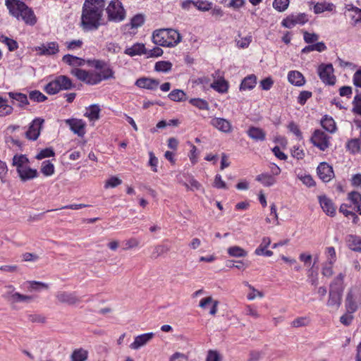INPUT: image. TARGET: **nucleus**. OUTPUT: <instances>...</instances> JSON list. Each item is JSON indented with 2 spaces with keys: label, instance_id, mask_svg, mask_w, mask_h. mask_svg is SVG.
Segmentation results:
<instances>
[{
  "label": "nucleus",
  "instance_id": "1",
  "mask_svg": "<svg viewBox=\"0 0 361 361\" xmlns=\"http://www.w3.org/2000/svg\"><path fill=\"white\" fill-rule=\"evenodd\" d=\"M105 0H85L81 16V26L84 30H95L103 23Z\"/></svg>",
  "mask_w": 361,
  "mask_h": 361
},
{
  "label": "nucleus",
  "instance_id": "2",
  "mask_svg": "<svg viewBox=\"0 0 361 361\" xmlns=\"http://www.w3.org/2000/svg\"><path fill=\"white\" fill-rule=\"evenodd\" d=\"M5 4L11 16L21 18L26 24L33 25L37 19L34 12L23 1L20 0H6Z\"/></svg>",
  "mask_w": 361,
  "mask_h": 361
},
{
  "label": "nucleus",
  "instance_id": "3",
  "mask_svg": "<svg viewBox=\"0 0 361 361\" xmlns=\"http://www.w3.org/2000/svg\"><path fill=\"white\" fill-rule=\"evenodd\" d=\"M180 39V33L173 29H159L154 31L152 34L153 42L162 47H174Z\"/></svg>",
  "mask_w": 361,
  "mask_h": 361
},
{
  "label": "nucleus",
  "instance_id": "4",
  "mask_svg": "<svg viewBox=\"0 0 361 361\" xmlns=\"http://www.w3.org/2000/svg\"><path fill=\"white\" fill-rule=\"evenodd\" d=\"M2 298L8 303L13 310L18 309V304L20 302L30 303L34 297L30 295H24L16 291L13 285H6L4 287Z\"/></svg>",
  "mask_w": 361,
  "mask_h": 361
},
{
  "label": "nucleus",
  "instance_id": "5",
  "mask_svg": "<svg viewBox=\"0 0 361 361\" xmlns=\"http://www.w3.org/2000/svg\"><path fill=\"white\" fill-rule=\"evenodd\" d=\"M106 11L111 21L120 22L126 17V11L118 0H112L107 6Z\"/></svg>",
  "mask_w": 361,
  "mask_h": 361
},
{
  "label": "nucleus",
  "instance_id": "6",
  "mask_svg": "<svg viewBox=\"0 0 361 361\" xmlns=\"http://www.w3.org/2000/svg\"><path fill=\"white\" fill-rule=\"evenodd\" d=\"M361 306V295L355 288L348 290L345 299V310L350 313H355Z\"/></svg>",
  "mask_w": 361,
  "mask_h": 361
},
{
  "label": "nucleus",
  "instance_id": "7",
  "mask_svg": "<svg viewBox=\"0 0 361 361\" xmlns=\"http://www.w3.org/2000/svg\"><path fill=\"white\" fill-rule=\"evenodd\" d=\"M71 73L75 76L78 80L88 85H93L99 83L100 78L96 75V72L94 71L90 72L75 68L71 70Z\"/></svg>",
  "mask_w": 361,
  "mask_h": 361
},
{
  "label": "nucleus",
  "instance_id": "8",
  "mask_svg": "<svg viewBox=\"0 0 361 361\" xmlns=\"http://www.w3.org/2000/svg\"><path fill=\"white\" fill-rule=\"evenodd\" d=\"M55 298L58 302L69 306H75L81 302V298L77 295L75 292L59 290L56 292Z\"/></svg>",
  "mask_w": 361,
  "mask_h": 361
},
{
  "label": "nucleus",
  "instance_id": "9",
  "mask_svg": "<svg viewBox=\"0 0 361 361\" xmlns=\"http://www.w3.org/2000/svg\"><path fill=\"white\" fill-rule=\"evenodd\" d=\"M343 293L341 288L329 289L326 305L331 311H336L341 305Z\"/></svg>",
  "mask_w": 361,
  "mask_h": 361
},
{
  "label": "nucleus",
  "instance_id": "10",
  "mask_svg": "<svg viewBox=\"0 0 361 361\" xmlns=\"http://www.w3.org/2000/svg\"><path fill=\"white\" fill-rule=\"evenodd\" d=\"M333 66L329 64H322L319 66L318 73L320 79L326 84L334 85L336 81V78L333 74Z\"/></svg>",
  "mask_w": 361,
  "mask_h": 361
},
{
  "label": "nucleus",
  "instance_id": "11",
  "mask_svg": "<svg viewBox=\"0 0 361 361\" xmlns=\"http://www.w3.org/2000/svg\"><path fill=\"white\" fill-rule=\"evenodd\" d=\"M329 137L320 130H315L312 137L311 142L320 150L324 151L329 146Z\"/></svg>",
  "mask_w": 361,
  "mask_h": 361
},
{
  "label": "nucleus",
  "instance_id": "12",
  "mask_svg": "<svg viewBox=\"0 0 361 361\" xmlns=\"http://www.w3.org/2000/svg\"><path fill=\"white\" fill-rule=\"evenodd\" d=\"M44 120L41 118H37L30 123L28 130L25 133V137L30 140H36L41 132Z\"/></svg>",
  "mask_w": 361,
  "mask_h": 361
},
{
  "label": "nucleus",
  "instance_id": "13",
  "mask_svg": "<svg viewBox=\"0 0 361 361\" xmlns=\"http://www.w3.org/2000/svg\"><path fill=\"white\" fill-rule=\"evenodd\" d=\"M308 20L305 13H300L296 16L290 15L283 20L281 24L287 28H292L297 24L303 25Z\"/></svg>",
  "mask_w": 361,
  "mask_h": 361
},
{
  "label": "nucleus",
  "instance_id": "14",
  "mask_svg": "<svg viewBox=\"0 0 361 361\" xmlns=\"http://www.w3.org/2000/svg\"><path fill=\"white\" fill-rule=\"evenodd\" d=\"M317 171L319 178L324 182L330 181L334 176L332 167L326 162L320 163Z\"/></svg>",
  "mask_w": 361,
  "mask_h": 361
},
{
  "label": "nucleus",
  "instance_id": "15",
  "mask_svg": "<svg viewBox=\"0 0 361 361\" xmlns=\"http://www.w3.org/2000/svg\"><path fill=\"white\" fill-rule=\"evenodd\" d=\"M65 122L69 126L71 130L79 137H83L85 134V123L82 120L71 118L66 119Z\"/></svg>",
  "mask_w": 361,
  "mask_h": 361
},
{
  "label": "nucleus",
  "instance_id": "16",
  "mask_svg": "<svg viewBox=\"0 0 361 361\" xmlns=\"http://www.w3.org/2000/svg\"><path fill=\"white\" fill-rule=\"evenodd\" d=\"M210 123L212 126L223 133H229L232 131L231 123L225 118H214L211 120Z\"/></svg>",
  "mask_w": 361,
  "mask_h": 361
},
{
  "label": "nucleus",
  "instance_id": "17",
  "mask_svg": "<svg viewBox=\"0 0 361 361\" xmlns=\"http://www.w3.org/2000/svg\"><path fill=\"white\" fill-rule=\"evenodd\" d=\"M153 333H147L139 335L135 338V341L130 345V348L133 350H137L145 345L154 337Z\"/></svg>",
  "mask_w": 361,
  "mask_h": 361
},
{
  "label": "nucleus",
  "instance_id": "18",
  "mask_svg": "<svg viewBox=\"0 0 361 361\" xmlns=\"http://www.w3.org/2000/svg\"><path fill=\"white\" fill-rule=\"evenodd\" d=\"M320 206L327 215L334 216L336 214V208L333 202L325 195L319 196Z\"/></svg>",
  "mask_w": 361,
  "mask_h": 361
},
{
  "label": "nucleus",
  "instance_id": "19",
  "mask_svg": "<svg viewBox=\"0 0 361 361\" xmlns=\"http://www.w3.org/2000/svg\"><path fill=\"white\" fill-rule=\"evenodd\" d=\"M159 85V81L157 79L149 78H140L135 82V85L140 88L147 90H155Z\"/></svg>",
  "mask_w": 361,
  "mask_h": 361
},
{
  "label": "nucleus",
  "instance_id": "20",
  "mask_svg": "<svg viewBox=\"0 0 361 361\" xmlns=\"http://www.w3.org/2000/svg\"><path fill=\"white\" fill-rule=\"evenodd\" d=\"M20 180L23 182L33 179L38 176L36 169H31L28 165L17 171Z\"/></svg>",
  "mask_w": 361,
  "mask_h": 361
},
{
  "label": "nucleus",
  "instance_id": "21",
  "mask_svg": "<svg viewBox=\"0 0 361 361\" xmlns=\"http://www.w3.org/2000/svg\"><path fill=\"white\" fill-rule=\"evenodd\" d=\"M288 80L290 83L298 87H301L305 83L303 75L298 71H290L288 74Z\"/></svg>",
  "mask_w": 361,
  "mask_h": 361
},
{
  "label": "nucleus",
  "instance_id": "22",
  "mask_svg": "<svg viewBox=\"0 0 361 361\" xmlns=\"http://www.w3.org/2000/svg\"><path fill=\"white\" fill-rule=\"evenodd\" d=\"M37 50L42 55H52L59 52V45L56 42H49L38 47Z\"/></svg>",
  "mask_w": 361,
  "mask_h": 361
},
{
  "label": "nucleus",
  "instance_id": "23",
  "mask_svg": "<svg viewBox=\"0 0 361 361\" xmlns=\"http://www.w3.org/2000/svg\"><path fill=\"white\" fill-rule=\"evenodd\" d=\"M247 134L255 141H264L266 139V133L260 128L251 126L247 130Z\"/></svg>",
  "mask_w": 361,
  "mask_h": 361
},
{
  "label": "nucleus",
  "instance_id": "24",
  "mask_svg": "<svg viewBox=\"0 0 361 361\" xmlns=\"http://www.w3.org/2000/svg\"><path fill=\"white\" fill-rule=\"evenodd\" d=\"M124 53L130 56L136 55L147 54V50L145 49L144 44L136 43L132 47L126 48Z\"/></svg>",
  "mask_w": 361,
  "mask_h": 361
},
{
  "label": "nucleus",
  "instance_id": "25",
  "mask_svg": "<svg viewBox=\"0 0 361 361\" xmlns=\"http://www.w3.org/2000/svg\"><path fill=\"white\" fill-rule=\"evenodd\" d=\"M346 242L350 250L361 252V237L355 235H349L347 236Z\"/></svg>",
  "mask_w": 361,
  "mask_h": 361
},
{
  "label": "nucleus",
  "instance_id": "26",
  "mask_svg": "<svg viewBox=\"0 0 361 361\" xmlns=\"http://www.w3.org/2000/svg\"><path fill=\"white\" fill-rule=\"evenodd\" d=\"M88 358V351L82 348L75 349L71 356V361H86Z\"/></svg>",
  "mask_w": 361,
  "mask_h": 361
},
{
  "label": "nucleus",
  "instance_id": "27",
  "mask_svg": "<svg viewBox=\"0 0 361 361\" xmlns=\"http://www.w3.org/2000/svg\"><path fill=\"white\" fill-rule=\"evenodd\" d=\"M62 61L73 67L82 66L85 64V60L83 59L71 54L63 56Z\"/></svg>",
  "mask_w": 361,
  "mask_h": 361
},
{
  "label": "nucleus",
  "instance_id": "28",
  "mask_svg": "<svg viewBox=\"0 0 361 361\" xmlns=\"http://www.w3.org/2000/svg\"><path fill=\"white\" fill-rule=\"evenodd\" d=\"M29 164V159L24 154H16L13 157V166H16V171L23 169Z\"/></svg>",
  "mask_w": 361,
  "mask_h": 361
},
{
  "label": "nucleus",
  "instance_id": "29",
  "mask_svg": "<svg viewBox=\"0 0 361 361\" xmlns=\"http://www.w3.org/2000/svg\"><path fill=\"white\" fill-rule=\"evenodd\" d=\"M256 83L257 77L255 75H248L243 80L240 89V90H252L255 87Z\"/></svg>",
  "mask_w": 361,
  "mask_h": 361
},
{
  "label": "nucleus",
  "instance_id": "30",
  "mask_svg": "<svg viewBox=\"0 0 361 361\" xmlns=\"http://www.w3.org/2000/svg\"><path fill=\"white\" fill-rule=\"evenodd\" d=\"M321 125L324 129L326 131L333 133L336 130V123L334 120L328 116H324L323 119L321 121Z\"/></svg>",
  "mask_w": 361,
  "mask_h": 361
},
{
  "label": "nucleus",
  "instance_id": "31",
  "mask_svg": "<svg viewBox=\"0 0 361 361\" xmlns=\"http://www.w3.org/2000/svg\"><path fill=\"white\" fill-rule=\"evenodd\" d=\"M55 79L56 80L61 90H67L73 87L71 80L66 75H59L56 77Z\"/></svg>",
  "mask_w": 361,
  "mask_h": 361
},
{
  "label": "nucleus",
  "instance_id": "32",
  "mask_svg": "<svg viewBox=\"0 0 361 361\" xmlns=\"http://www.w3.org/2000/svg\"><path fill=\"white\" fill-rule=\"evenodd\" d=\"M100 108L97 104L91 105L88 111L85 114V116L87 117L90 121H95L99 118Z\"/></svg>",
  "mask_w": 361,
  "mask_h": 361
},
{
  "label": "nucleus",
  "instance_id": "33",
  "mask_svg": "<svg viewBox=\"0 0 361 361\" xmlns=\"http://www.w3.org/2000/svg\"><path fill=\"white\" fill-rule=\"evenodd\" d=\"M256 180L262 183L264 186L269 187L276 182L274 178L268 173H261L256 177Z\"/></svg>",
  "mask_w": 361,
  "mask_h": 361
},
{
  "label": "nucleus",
  "instance_id": "34",
  "mask_svg": "<svg viewBox=\"0 0 361 361\" xmlns=\"http://www.w3.org/2000/svg\"><path fill=\"white\" fill-rule=\"evenodd\" d=\"M169 98L174 102H182L186 100V94L184 91L181 90H173L171 91L169 95Z\"/></svg>",
  "mask_w": 361,
  "mask_h": 361
},
{
  "label": "nucleus",
  "instance_id": "35",
  "mask_svg": "<svg viewBox=\"0 0 361 361\" xmlns=\"http://www.w3.org/2000/svg\"><path fill=\"white\" fill-rule=\"evenodd\" d=\"M228 253L234 257H243L247 255V251L239 246H232L228 248Z\"/></svg>",
  "mask_w": 361,
  "mask_h": 361
},
{
  "label": "nucleus",
  "instance_id": "36",
  "mask_svg": "<svg viewBox=\"0 0 361 361\" xmlns=\"http://www.w3.org/2000/svg\"><path fill=\"white\" fill-rule=\"evenodd\" d=\"M211 87L216 90L219 92H226L228 90V85L224 79L218 80L214 81Z\"/></svg>",
  "mask_w": 361,
  "mask_h": 361
},
{
  "label": "nucleus",
  "instance_id": "37",
  "mask_svg": "<svg viewBox=\"0 0 361 361\" xmlns=\"http://www.w3.org/2000/svg\"><path fill=\"white\" fill-rule=\"evenodd\" d=\"M171 250L170 246L164 244L157 245L154 247L152 252V257L157 258L158 257L167 253Z\"/></svg>",
  "mask_w": 361,
  "mask_h": 361
},
{
  "label": "nucleus",
  "instance_id": "38",
  "mask_svg": "<svg viewBox=\"0 0 361 361\" xmlns=\"http://www.w3.org/2000/svg\"><path fill=\"white\" fill-rule=\"evenodd\" d=\"M8 95L10 98L18 101L21 106L29 104L27 97L25 94L20 92H9Z\"/></svg>",
  "mask_w": 361,
  "mask_h": 361
},
{
  "label": "nucleus",
  "instance_id": "39",
  "mask_svg": "<svg viewBox=\"0 0 361 361\" xmlns=\"http://www.w3.org/2000/svg\"><path fill=\"white\" fill-rule=\"evenodd\" d=\"M172 68V63L169 61H161L155 63L154 69L158 72H169Z\"/></svg>",
  "mask_w": 361,
  "mask_h": 361
},
{
  "label": "nucleus",
  "instance_id": "40",
  "mask_svg": "<svg viewBox=\"0 0 361 361\" xmlns=\"http://www.w3.org/2000/svg\"><path fill=\"white\" fill-rule=\"evenodd\" d=\"M44 90L49 94H55L61 90L56 79L49 82Z\"/></svg>",
  "mask_w": 361,
  "mask_h": 361
},
{
  "label": "nucleus",
  "instance_id": "41",
  "mask_svg": "<svg viewBox=\"0 0 361 361\" xmlns=\"http://www.w3.org/2000/svg\"><path fill=\"white\" fill-rule=\"evenodd\" d=\"M29 98L37 102H42L47 99V96L42 94L39 90H32L29 93Z\"/></svg>",
  "mask_w": 361,
  "mask_h": 361
},
{
  "label": "nucleus",
  "instance_id": "42",
  "mask_svg": "<svg viewBox=\"0 0 361 361\" xmlns=\"http://www.w3.org/2000/svg\"><path fill=\"white\" fill-rule=\"evenodd\" d=\"M347 149L353 154L358 152L360 149L359 139H352L349 140L346 145Z\"/></svg>",
  "mask_w": 361,
  "mask_h": 361
},
{
  "label": "nucleus",
  "instance_id": "43",
  "mask_svg": "<svg viewBox=\"0 0 361 361\" xmlns=\"http://www.w3.org/2000/svg\"><path fill=\"white\" fill-rule=\"evenodd\" d=\"M145 23V16L142 14H137L131 18V28H137L142 26Z\"/></svg>",
  "mask_w": 361,
  "mask_h": 361
},
{
  "label": "nucleus",
  "instance_id": "44",
  "mask_svg": "<svg viewBox=\"0 0 361 361\" xmlns=\"http://www.w3.org/2000/svg\"><path fill=\"white\" fill-rule=\"evenodd\" d=\"M190 103L199 108L200 109H203V110H208L209 109V104L207 101L202 99H200V98H194V99H191L190 100Z\"/></svg>",
  "mask_w": 361,
  "mask_h": 361
},
{
  "label": "nucleus",
  "instance_id": "45",
  "mask_svg": "<svg viewBox=\"0 0 361 361\" xmlns=\"http://www.w3.org/2000/svg\"><path fill=\"white\" fill-rule=\"evenodd\" d=\"M343 279H344V275L341 273L339 274L331 283L330 289L341 288V290H342V293H343Z\"/></svg>",
  "mask_w": 361,
  "mask_h": 361
},
{
  "label": "nucleus",
  "instance_id": "46",
  "mask_svg": "<svg viewBox=\"0 0 361 361\" xmlns=\"http://www.w3.org/2000/svg\"><path fill=\"white\" fill-rule=\"evenodd\" d=\"M343 279H344V275L341 273L339 274L331 283L330 289L341 288V290H342V293H343Z\"/></svg>",
  "mask_w": 361,
  "mask_h": 361
},
{
  "label": "nucleus",
  "instance_id": "47",
  "mask_svg": "<svg viewBox=\"0 0 361 361\" xmlns=\"http://www.w3.org/2000/svg\"><path fill=\"white\" fill-rule=\"evenodd\" d=\"M343 279H344V275L341 273L339 274L331 283L330 289L341 288V290H342V293H343Z\"/></svg>",
  "mask_w": 361,
  "mask_h": 361
},
{
  "label": "nucleus",
  "instance_id": "48",
  "mask_svg": "<svg viewBox=\"0 0 361 361\" xmlns=\"http://www.w3.org/2000/svg\"><path fill=\"white\" fill-rule=\"evenodd\" d=\"M41 171L44 176H51L54 172V166L49 161H44L42 163Z\"/></svg>",
  "mask_w": 361,
  "mask_h": 361
},
{
  "label": "nucleus",
  "instance_id": "49",
  "mask_svg": "<svg viewBox=\"0 0 361 361\" xmlns=\"http://www.w3.org/2000/svg\"><path fill=\"white\" fill-rule=\"evenodd\" d=\"M288 5L289 0H274L273 2V7L279 12L286 11Z\"/></svg>",
  "mask_w": 361,
  "mask_h": 361
},
{
  "label": "nucleus",
  "instance_id": "50",
  "mask_svg": "<svg viewBox=\"0 0 361 361\" xmlns=\"http://www.w3.org/2000/svg\"><path fill=\"white\" fill-rule=\"evenodd\" d=\"M325 254L329 264L331 265L334 264L336 261V255L334 247H327L326 248Z\"/></svg>",
  "mask_w": 361,
  "mask_h": 361
},
{
  "label": "nucleus",
  "instance_id": "51",
  "mask_svg": "<svg viewBox=\"0 0 361 361\" xmlns=\"http://www.w3.org/2000/svg\"><path fill=\"white\" fill-rule=\"evenodd\" d=\"M96 75L100 78L99 82L103 80H107L109 78H114V72L110 68H105L101 71V73H97Z\"/></svg>",
  "mask_w": 361,
  "mask_h": 361
},
{
  "label": "nucleus",
  "instance_id": "52",
  "mask_svg": "<svg viewBox=\"0 0 361 361\" xmlns=\"http://www.w3.org/2000/svg\"><path fill=\"white\" fill-rule=\"evenodd\" d=\"M122 183V180L117 176H111L105 181L104 188L106 189L109 188H116Z\"/></svg>",
  "mask_w": 361,
  "mask_h": 361
},
{
  "label": "nucleus",
  "instance_id": "53",
  "mask_svg": "<svg viewBox=\"0 0 361 361\" xmlns=\"http://www.w3.org/2000/svg\"><path fill=\"white\" fill-rule=\"evenodd\" d=\"M332 4L326 3H317L314 6V11L315 13H321L324 11H331Z\"/></svg>",
  "mask_w": 361,
  "mask_h": 361
},
{
  "label": "nucleus",
  "instance_id": "54",
  "mask_svg": "<svg viewBox=\"0 0 361 361\" xmlns=\"http://www.w3.org/2000/svg\"><path fill=\"white\" fill-rule=\"evenodd\" d=\"M212 4L207 1L197 0L195 1V6L200 11H207L212 8Z\"/></svg>",
  "mask_w": 361,
  "mask_h": 361
},
{
  "label": "nucleus",
  "instance_id": "55",
  "mask_svg": "<svg viewBox=\"0 0 361 361\" xmlns=\"http://www.w3.org/2000/svg\"><path fill=\"white\" fill-rule=\"evenodd\" d=\"M140 245V240L136 238H130L125 241V247L123 248V250H129L130 249L138 247Z\"/></svg>",
  "mask_w": 361,
  "mask_h": 361
},
{
  "label": "nucleus",
  "instance_id": "56",
  "mask_svg": "<svg viewBox=\"0 0 361 361\" xmlns=\"http://www.w3.org/2000/svg\"><path fill=\"white\" fill-rule=\"evenodd\" d=\"M2 42L6 44L10 51H13L18 48V42L12 39L7 37H2Z\"/></svg>",
  "mask_w": 361,
  "mask_h": 361
},
{
  "label": "nucleus",
  "instance_id": "57",
  "mask_svg": "<svg viewBox=\"0 0 361 361\" xmlns=\"http://www.w3.org/2000/svg\"><path fill=\"white\" fill-rule=\"evenodd\" d=\"M19 267L16 264H4L0 266V271L4 273L14 274L19 271Z\"/></svg>",
  "mask_w": 361,
  "mask_h": 361
},
{
  "label": "nucleus",
  "instance_id": "58",
  "mask_svg": "<svg viewBox=\"0 0 361 361\" xmlns=\"http://www.w3.org/2000/svg\"><path fill=\"white\" fill-rule=\"evenodd\" d=\"M39 259V256L35 253L25 252L22 255V261L25 262H35Z\"/></svg>",
  "mask_w": 361,
  "mask_h": 361
},
{
  "label": "nucleus",
  "instance_id": "59",
  "mask_svg": "<svg viewBox=\"0 0 361 361\" xmlns=\"http://www.w3.org/2000/svg\"><path fill=\"white\" fill-rule=\"evenodd\" d=\"M27 318L32 323L44 324L46 322V317L40 314H31Z\"/></svg>",
  "mask_w": 361,
  "mask_h": 361
},
{
  "label": "nucleus",
  "instance_id": "60",
  "mask_svg": "<svg viewBox=\"0 0 361 361\" xmlns=\"http://www.w3.org/2000/svg\"><path fill=\"white\" fill-rule=\"evenodd\" d=\"M54 155V152L51 148H45L42 149L35 157V158L38 160L53 157Z\"/></svg>",
  "mask_w": 361,
  "mask_h": 361
},
{
  "label": "nucleus",
  "instance_id": "61",
  "mask_svg": "<svg viewBox=\"0 0 361 361\" xmlns=\"http://www.w3.org/2000/svg\"><path fill=\"white\" fill-rule=\"evenodd\" d=\"M353 314V313L346 311V312L340 317V322L346 326L350 325L354 319Z\"/></svg>",
  "mask_w": 361,
  "mask_h": 361
},
{
  "label": "nucleus",
  "instance_id": "62",
  "mask_svg": "<svg viewBox=\"0 0 361 361\" xmlns=\"http://www.w3.org/2000/svg\"><path fill=\"white\" fill-rule=\"evenodd\" d=\"M303 38L306 43L312 44L314 42H317L319 39V35L316 33H310L307 31L303 32Z\"/></svg>",
  "mask_w": 361,
  "mask_h": 361
},
{
  "label": "nucleus",
  "instance_id": "63",
  "mask_svg": "<svg viewBox=\"0 0 361 361\" xmlns=\"http://www.w3.org/2000/svg\"><path fill=\"white\" fill-rule=\"evenodd\" d=\"M309 322L310 320L307 317H298L292 322L291 326L295 328L305 326L309 324Z\"/></svg>",
  "mask_w": 361,
  "mask_h": 361
},
{
  "label": "nucleus",
  "instance_id": "64",
  "mask_svg": "<svg viewBox=\"0 0 361 361\" xmlns=\"http://www.w3.org/2000/svg\"><path fill=\"white\" fill-rule=\"evenodd\" d=\"M353 111L361 115V93L357 94L353 101Z\"/></svg>",
  "mask_w": 361,
  "mask_h": 361
}]
</instances>
